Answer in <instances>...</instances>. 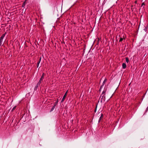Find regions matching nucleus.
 <instances>
[{
    "label": "nucleus",
    "instance_id": "f8f14e48",
    "mask_svg": "<svg viewBox=\"0 0 148 148\" xmlns=\"http://www.w3.org/2000/svg\"><path fill=\"white\" fill-rule=\"evenodd\" d=\"M123 38H122L121 37L120 38V40H119V42H121L123 40Z\"/></svg>",
    "mask_w": 148,
    "mask_h": 148
},
{
    "label": "nucleus",
    "instance_id": "7ed1b4c3",
    "mask_svg": "<svg viewBox=\"0 0 148 148\" xmlns=\"http://www.w3.org/2000/svg\"><path fill=\"white\" fill-rule=\"evenodd\" d=\"M107 81V79L106 78H105L103 83L102 85L101 86V87L100 88V89H99L100 90H101V88H102V86H104V85L105 84V83Z\"/></svg>",
    "mask_w": 148,
    "mask_h": 148
},
{
    "label": "nucleus",
    "instance_id": "6e6552de",
    "mask_svg": "<svg viewBox=\"0 0 148 148\" xmlns=\"http://www.w3.org/2000/svg\"><path fill=\"white\" fill-rule=\"evenodd\" d=\"M39 85H38V84H36V86L34 87V90H36L37 89V88L38 87V86Z\"/></svg>",
    "mask_w": 148,
    "mask_h": 148
},
{
    "label": "nucleus",
    "instance_id": "f3484780",
    "mask_svg": "<svg viewBox=\"0 0 148 148\" xmlns=\"http://www.w3.org/2000/svg\"><path fill=\"white\" fill-rule=\"evenodd\" d=\"M25 3H23L22 5V7L24 8L25 6Z\"/></svg>",
    "mask_w": 148,
    "mask_h": 148
},
{
    "label": "nucleus",
    "instance_id": "ddd939ff",
    "mask_svg": "<svg viewBox=\"0 0 148 148\" xmlns=\"http://www.w3.org/2000/svg\"><path fill=\"white\" fill-rule=\"evenodd\" d=\"M41 59V58H40L39 62H38V63H37V64L38 65H38H39V64L40 61Z\"/></svg>",
    "mask_w": 148,
    "mask_h": 148
},
{
    "label": "nucleus",
    "instance_id": "f257e3e1",
    "mask_svg": "<svg viewBox=\"0 0 148 148\" xmlns=\"http://www.w3.org/2000/svg\"><path fill=\"white\" fill-rule=\"evenodd\" d=\"M6 33L3 34L0 38V46H1L2 45L3 39L5 36Z\"/></svg>",
    "mask_w": 148,
    "mask_h": 148
},
{
    "label": "nucleus",
    "instance_id": "9b49d317",
    "mask_svg": "<svg viewBox=\"0 0 148 148\" xmlns=\"http://www.w3.org/2000/svg\"><path fill=\"white\" fill-rule=\"evenodd\" d=\"M58 102V99H57V101L55 103V104L54 105H55V106H56Z\"/></svg>",
    "mask_w": 148,
    "mask_h": 148
},
{
    "label": "nucleus",
    "instance_id": "9d476101",
    "mask_svg": "<svg viewBox=\"0 0 148 148\" xmlns=\"http://www.w3.org/2000/svg\"><path fill=\"white\" fill-rule=\"evenodd\" d=\"M125 59H126V62L127 63H128V62H129V61L128 58L127 57H126V58Z\"/></svg>",
    "mask_w": 148,
    "mask_h": 148
},
{
    "label": "nucleus",
    "instance_id": "0eeeda50",
    "mask_svg": "<svg viewBox=\"0 0 148 148\" xmlns=\"http://www.w3.org/2000/svg\"><path fill=\"white\" fill-rule=\"evenodd\" d=\"M122 66L123 69H125L126 67V64L125 63H123L122 64Z\"/></svg>",
    "mask_w": 148,
    "mask_h": 148
},
{
    "label": "nucleus",
    "instance_id": "39448f33",
    "mask_svg": "<svg viewBox=\"0 0 148 148\" xmlns=\"http://www.w3.org/2000/svg\"><path fill=\"white\" fill-rule=\"evenodd\" d=\"M43 80L41 79L40 78V79L38 82L37 83L38 85H40L42 83V81Z\"/></svg>",
    "mask_w": 148,
    "mask_h": 148
},
{
    "label": "nucleus",
    "instance_id": "f03ea898",
    "mask_svg": "<svg viewBox=\"0 0 148 148\" xmlns=\"http://www.w3.org/2000/svg\"><path fill=\"white\" fill-rule=\"evenodd\" d=\"M67 91L66 92V93H65V94L64 95L62 99V101H61V102H63V101H64V99H65V98L66 97V94L67 93Z\"/></svg>",
    "mask_w": 148,
    "mask_h": 148
},
{
    "label": "nucleus",
    "instance_id": "6ab92c4d",
    "mask_svg": "<svg viewBox=\"0 0 148 148\" xmlns=\"http://www.w3.org/2000/svg\"><path fill=\"white\" fill-rule=\"evenodd\" d=\"M146 27H147V28H148V23L147 24V25Z\"/></svg>",
    "mask_w": 148,
    "mask_h": 148
},
{
    "label": "nucleus",
    "instance_id": "a211bd4d",
    "mask_svg": "<svg viewBox=\"0 0 148 148\" xmlns=\"http://www.w3.org/2000/svg\"><path fill=\"white\" fill-rule=\"evenodd\" d=\"M145 5V4L144 3H143L142 4V5H141V6H143V5Z\"/></svg>",
    "mask_w": 148,
    "mask_h": 148
},
{
    "label": "nucleus",
    "instance_id": "412c9836",
    "mask_svg": "<svg viewBox=\"0 0 148 148\" xmlns=\"http://www.w3.org/2000/svg\"><path fill=\"white\" fill-rule=\"evenodd\" d=\"M27 0H25V1H26Z\"/></svg>",
    "mask_w": 148,
    "mask_h": 148
},
{
    "label": "nucleus",
    "instance_id": "1a4fd4ad",
    "mask_svg": "<svg viewBox=\"0 0 148 148\" xmlns=\"http://www.w3.org/2000/svg\"><path fill=\"white\" fill-rule=\"evenodd\" d=\"M55 105H54L50 111H52L54 109V108H55Z\"/></svg>",
    "mask_w": 148,
    "mask_h": 148
},
{
    "label": "nucleus",
    "instance_id": "4468645a",
    "mask_svg": "<svg viewBox=\"0 0 148 148\" xmlns=\"http://www.w3.org/2000/svg\"><path fill=\"white\" fill-rule=\"evenodd\" d=\"M147 28H147V27H145V28L144 29V30L145 32H146L147 30Z\"/></svg>",
    "mask_w": 148,
    "mask_h": 148
},
{
    "label": "nucleus",
    "instance_id": "20e7f679",
    "mask_svg": "<svg viewBox=\"0 0 148 148\" xmlns=\"http://www.w3.org/2000/svg\"><path fill=\"white\" fill-rule=\"evenodd\" d=\"M105 91L104 90H103L102 92V93L101 95V96L102 97H105Z\"/></svg>",
    "mask_w": 148,
    "mask_h": 148
},
{
    "label": "nucleus",
    "instance_id": "aec40b11",
    "mask_svg": "<svg viewBox=\"0 0 148 148\" xmlns=\"http://www.w3.org/2000/svg\"><path fill=\"white\" fill-rule=\"evenodd\" d=\"M26 1H25L23 3H26Z\"/></svg>",
    "mask_w": 148,
    "mask_h": 148
},
{
    "label": "nucleus",
    "instance_id": "423d86ee",
    "mask_svg": "<svg viewBox=\"0 0 148 148\" xmlns=\"http://www.w3.org/2000/svg\"><path fill=\"white\" fill-rule=\"evenodd\" d=\"M45 75V74L44 73H43L42 74V75L41 77V78H40L41 79H42V80H43V79H44V76Z\"/></svg>",
    "mask_w": 148,
    "mask_h": 148
},
{
    "label": "nucleus",
    "instance_id": "dca6fc26",
    "mask_svg": "<svg viewBox=\"0 0 148 148\" xmlns=\"http://www.w3.org/2000/svg\"><path fill=\"white\" fill-rule=\"evenodd\" d=\"M16 106H15L13 108H12V110H14L16 109Z\"/></svg>",
    "mask_w": 148,
    "mask_h": 148
},
{
    "label": "nucleus",
    "instance_id": "2eb2a0df",
    "mask_svg": "<svg viewBox=\"0 0 148 148\" xmlns=\"http://www.w3.org/2000/svg\"><path fill=\"white\" fill-rule=\"evenodd\" d=\"M103 114H101V116L100 117V118H99V120L100 121V120H101V118H102L103 117Z\"/></svg>",
    "mask_w": 148,
    "mask_h": 148
}]
</instances>
